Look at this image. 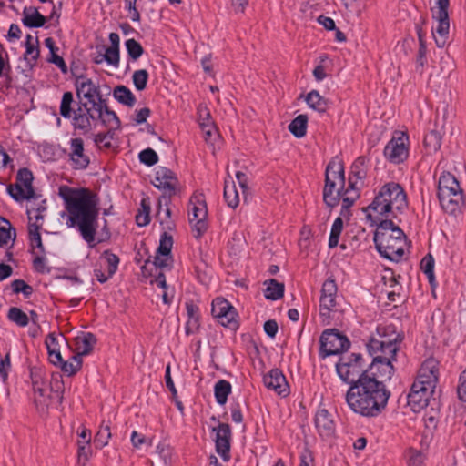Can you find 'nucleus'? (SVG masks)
Returning a JSON list of instances; mask_svg holds the SVG:
<instances>
[{"label": "nucleus", "mask_w": 466, "mask_h": 466, "mask_svg": "<svg viewBox=\"0 0 466 466\" xmlns=\"http://www.w3.org/2000/svg\"><path fill=\"white\" fill-rule=\"evenodd\" d=\"M10 356L7 353L5 357L0 355V377L5 381L8 377V370L10 369Z\"/></svg>", "instance_id": "nucleus-64"}, {"label": "nucleus", "mask_w": 466, "mask_h": 466, "mask_svg": "<svg viewBox=\"0 0 466 466\" xmlns=\"http://www.w3.org/2000/svg\"><path fill=\"white\" fill-rule=\"evenodd\" d=\"M46 17L35 7H25L23 11L22 23L29 28H38L45 25Z\"/></svg>", "instance_id": "nucleus-24"}, {"label": "nucleus", "mask_w": 466, "mask_h": 466, "mask_svg": "<svg viewBox=\"0 0 466 466\" xmlns=\"http://www.w3.org/2000/svg\"><path fill=\"white\" fill-rule=\"evenodd\" d=\"M172 261L171 256H164L157 253L153 263L157 268H166L171 267Z\"/></svg>", "instance_id": "nucleus-63"}, {"label": "nucleus", "mask_w": 466, "mask_h": 466, "mask_svg": "<svg viewBox=\"0 0 466 466\" xmlns=\"http://www.w3.org/2000/svg\"><path fill=\"white\" fill-rule=\"evenodd\" d=\"M437 12L434 17L437 19V25L433 27L432 34L438 47H443L449 38L450 22L448 8L450 0H436Z\"/></svg>", "instance_id": "nucleus-11"}, {"label": "nucleus", "mask_w": 466, "mask_h": 466, "mask_svg": "<svg viewBox=\"0 0 466 466\" xmlns=\"http://www.w3.org/2000/svg\"><path fill=\"white\" fill-rule=\"evenodd\" d=\"M41 227L42 224L30 223L28 226V234L32 248H37L39 253L45 254V248L39 232Z\"/></svg>", "instance_id": "nucleus-34"}, {"label": "nucleus", "mask_w": 466, "mask_h": 466, "mask_svg": "<svg viewBox=\"0 0 466 466\" xmlns=\"http://www.w3.org/2000/svg\"><path fill=\"white\" fill-rule=\"evenodd\" d=\"M360 187H350V186L341 192L343 209L350 208L354 202L360 198Z\"/></svg>", "instance_id": "nucleus-41"}, {"label": "nucleus", "mask_w": 466, "mask_h": 466, "mask_svg": "<svg viewBox=\"0 0 466 466\" xmlns=\"http://www.w3.org/2000/svg\"><path fill=\"white\" fill-rule=\"evenodd\" d=\"M165 205L166 208H163L161 206V202L159 203L158 211L157 217L165 231L172 230L175 227V223L171 218V209L167 207L169 198H166Z\"/></svg>", "instance_id": "nucleus-32"}, {"label": "nucleus", "mask_w": 466, "mask_h": 466, "mask_svg": "<svg viewBox=\"0 0 466 466\" xmlns=\"http://www.w3.org/2000/svg\"><path fill=\"white\" fill-rule=\"evenodd\" d=\"M447 191L457 192L461 190L456 177L451 173H443L439 178L438 192Z\"/></svg>", "instance_id": "nucleus-35"}, {"label": "nucleus", "mask_w": 466, "mask_h": 466, "mask_svg": "<svg viewBox=\"0 0 466 466\" xmlns=\"http://www.w3.org/2000/svg\"><path fill=\"white\" fill-rule=\"evenodd\" d=\"M439 362L433 358L427 359L419 370L415 381L420 382L428 389H434L438 381Z\"/></svg>", "instance_id": "nucleus-17"}, {"label": "nucleus", "mask_w": 466, "mask_h": 466, "mask_svg": "<svg viewBox=\"0 0 466 466\" xmlns=\"http://www.w3.org/2000/svg\"><path fill=\"white\" fill-rule=\"evenodd\" d=\"M319 343V356L323 359L346 351L350 346L349 339L336 329L324 330L320 336Z\"/></svg>", "instance_id": "nucleus-9"}, {"label": "nucleus", "mask_w": 466, "mask_h": 466, "mask_svg": "<svg viewBox=\"0 0 466 466\" xmlns=\"http://www.w3.org/2000/svg\"><path fill=\"white\" fill-rule=\"evenodd\" d=\"M231 393V384L226 380H219L214 386V394L217 402L219 405H224L228 395Z\"/></svg>", "instance_id": "nucleus-31"}, {"label": "nucleus", "mask_w": 466, "mask_h": 466, "mask_svg": "<svg viewBox=\"0 0 466 466\" xmlns=\"http://www.w3.org/2000/svg\"><path fill=\"white\" fill-rule=\"evenodd\" d=\"M101 260H104L107 267V271L109 272V276H113L118 268L119 258L116 255L111 253L109 250H106L103 252Z\"/></svg>", "instance_id": "nucleus-47"}, {"label": "nucleus", "mask_w": 466, "mask_h": 466, "mask_svg": "<svg viewBox=\"0 0 466 466\" xmlns=\"http://www.w3.org/2000/svg\"><path fill=\"white\" fill-rule=\"evenodd\" d=\"M432 389H428L420 382L414 381L407 396V404L414 412H420L428 406Z\"/></svg>", "instance_id": "nucleus-16"}, {"label": "nucleus", "mask_w": 466, "mask_h": 466, "mask_svg": "<svg viewBox=\"0 0 466 466\" xmlns=\"http://www.w3.org/2000/svg\"><path fill=\"white\" fill-rule=\"evenodd\" d=\"M15 293H23L25 298H29L33 293V288L26 284L23 279H15L12 284Z\"/></svg>", "instance_id": "nucleus-53"}, {"label": "nucleus", "mask_w": 466, "mask_h": 466, "mask_svg": "<svg viewBox=\"0 0 466 466\" xmlns=\"http://www.w3.org/2000/svg\"><path fill=\"white\" fill-rule=\"evenodd\" d=\"M60 367L61 370L67 374L68 376H72L80 370L82 366V358L79 355H74L70 358L69 360L64 361L63 360L57 365Z\"/></svg>", "instance_id": "nucleus-39"}, {"label": "nucleus", "mask_w": 466, "mask_h": 466, "mask_svg": "<svg viewBox=\"0 0 466 466\" xmlns=\"http://www.w3.org/2000/svg\"><path fill=\"white\" fill-rule=\"evenodd\" d=\"M266 388L274 390L279 395L287 396L289 393V385L282 371L279 369L271 370L263 378Z\"/></svg>", "instance_id": "nucleus-19"}, {"label": "nucleus", "mask_w": 466, "mask_h": 466, "mask_svg": "<svg viewBox=\"0 0 466 466\" xmlns=\"http://www.w3.org/2000/svg\"><path fill=\"white\" fill-rule=\"evenodd\" d=\"M149 75L146 69L136 70L132 76L133 84L137 91H143L147 87Z\"/></svg>", "instance_id": "nucleus-46"}, {"label": "nucleus", "mask_w": 466, "mask_h": 466, "mask_svg": "<svg viewBox=\"0 0 466 466\" xmlns=\"http://www.w3.org/2000/svg\"><path fill=\"white\" fill-rule=\"evenodd\" d=\"M205 114L207 116V122H201L200 126L203 129L206 141H208L211 139L212 136L216 135L217 131L208 119L209 113L205 112Z\"/></svg>", "instance_id": "nucleus-62"}, {"label": "nucleus", "mask_w": 466, "mask_h": 466, "mask_svg": "<svg viewBox=\"0 0 466 466\" xmlns=\"http://www.w3.org/2000/svg\"><path fill=\"white\" fill-rule=\"evenodd\" d=\"M365 162L363 157H359L351 165L349 175V185L350 187H362L363 180L367 176Z\"/></svg>", "instance_id": "nucleus-21"}, {"label": "nucleus", "mask_w": 466, "mask_h": 466, "mask_svg": "<svg viewBox=\"0 0 466 466\" xmlns=\"http://www.w3.org/2000/svg\"><path fill=\"white\" fill-rule=\"evenodd\" d=\"M33 174L28 168H20L16 175V183L24 187H33Z\"/></svg>", "instance_id": "nucleus-51"}, {"label": "nucleus", "mask_w": 466, "mask_h": 466, "mask_svg": "<svg viewBox=\"0 0 466 466\" xmlns=\"http://www.w3.org/2000/svg\"><path fill=\"white\" fill-rule=\"evenodd\" d=\"M7 192L15 201L18 202L29 200L35 197L34 187L25 188L16 182L7 187Z\"/></svg>", "instance_id": "nucleus-26"}, {"label": "nucleus", "mask_w": 466, "mask_h": 466, "mask_svg": "<svg viewBox=\"0 0 466 466\" xmlns=\"http://www.w3.org/2000/svg\"><path fill=\"white\" fill-rule=\"evenodd\" d=\"M308 106L319 113H324L329 107L327 99L319 95L317 90H311L305 97Z\"/></svg>", "instance_id": "nucleus-27"}, {"label": "nucleus", "mask_w": 466, "mask_h": 466, "mask_svg": "<svg viewBox=\"0 0 466 466\" xmlns=\"http://www.w3.org/2000/svg\"><path fill=\"white\" fill-rule=\"evenodd\" d=\"M8 318L19 327H25L29 323V317L19 308L12 307L8 311Z\"/></svg>", "instance_id": "nucleus-44"}, {"label": "nucleus", "mask_w": 466, "mask_h": 466, "mask_svg": "<svg viewBox=\"0 0 466 466\" xmlns=\"http://www.w3.org/2000/svg\"><path fill=\"white\" fill-rule=\"evenodd\" d=\"M67 152L71 167L76 170H85L90 164V157L86 152L84 141L80 137L71 138L68 142Z\"/></svg>", "instance_id": "nucleus-14"}, {"label": "nucleus", "mask_w": 466, "mask_h": 466, "mask_svg": "<svg viewBox=\"0 0 466 466\" xmlns=\"http://www.w3.org/2000/svg\"><path fill=\"white\" fill-rule=\"evenodd\" d=\"M216 432L215 444L216 451L222 458L224 461L230 460V447H231V428L228 424L218 422L217 427L212 430Z\"/></svg>", "instance_id": "nucleus-15"}, {"label": "nucleus", "mask_w": 466, "mask_h": 466, "mask_svg": "<svg viewBox=\"0 0 466 466\" xmlns=\"http://www.w3.org/2000/svg\"><path fill=\"white\" fill-rule=\"evenodd\" d=\"M390 391L385 384L364 375L354 382L345 394L349 408L356 414L373 418L386 408Z\"/></svg>", "instance_id": "nucleus-4"}, {"label": "nucleus", "mask_w": 466, "mask_h": 466, "mask_svg": "<svg viewBox=\"0 0 466 466\" xmlns=\"http://www.w3.org/2000/svg\"><path fill=\"white\" fill-rule=\"evenodd\" d=\"M74 102L73 94L71 92H65L62 96L60 104V115L66 119H71L73 125V117L76 110L72 109V104Z\"/></svg>", "instance_id": "nucleus-38"}, {"label": "nucleus", "mask_w": 466, "mask_h": 466, "mask_svg": "<svg viewBox=\"0 0 466 466\" xmlns=\"http://www.w3.org/2000/svg\"><path fill=\"white\" fill-rule=\"evenodd\" d=\"M103 59L115 68L119 67L120 63V50L114 47H106L105 54H103Z\"/></svg>", "instance_id": "nucleus-49"}, {"label": "nucleus", "mask_w": 466, "mask_h": 466, "mask_svg": "<svg viewBox=\"0 0 466 466\" xmlns=\"http://www.w3.org/2000/svg\"><path fill=\"white\" fill-rule=\"evenodd\" d=\"M96 343V338L90 332L84 333L82 336L76 337V349L77 353L76 355H79V357L82 358V356L89 354L93 350Z\"/></svg>", "instance_id": "nucleus-25"}, {"label": "nucleus", "mask_w": 466, "mask_h": 466, "mask_svg": "<svg viewBox=\"0 0 466 466\" xmlns=\"http://www.w3.org/2000/svg\"><path fill=\"white\" fill-rule=\"evenodd\" d=\"M76 95L83 96L88 100L87 103H82L78 106L73 117V127L79 130L82 134H87L93 128V123L100 119L103 124H111L116 126L120 124L116 114L110 110L106 100L102 97L100 88L92 79L79 76L75 82Z\"/></svg>", "instance_id": "nucleus-2"}, {"label": "nucleus", "mask_w": 466, "mask_h": 466, "mask_svg": "<svg viewBox=\"0 0 466 466\" xmlns=\"http://www.w3.org/2000/svg\"><path fill=\"white\" fill-rule=\"evenodd\" d=\"M315 426L322 437H329L334 433L335 424L328 410H318L315 415Z\"/></svg>", "instance_id": "nucleus-20"}, {"label": "nucleus", "mask_w": 466, "mask_h": 466, "mask_svg": "<svg viewBox=\"0 0 466 466\" xmlns=\"http://www.w3.org/2000/svg\"><path fill=\"white\" fill-rule=\"evenodd\" d=\"M11 66L8 61V56H4L0 51V78L5 77L10 80Z\"/></svg>", "instance_id": "nucleus-58"}, {"label": "nucleus", "mask_w": 466, "mask_h": 466, "mask_svg": "<svg viewBox=\"0 0 466 466\" xmlns=\"http://www.w3.org/2000/svg\"><path fill=\"white\" fill-rule=\"evenodd\" d=\"M200 328V318L187 319L186 322L185 331L187 336L196 334Z\"/></svg>", "instance_id": "nucleus-61"}, {"label": "nucleus", "mask_w": 466, "mask_h": 466, "mask_svg": "<svg viewBox=\"0 0 466 466\" xmlns=\"http://www.w3.org/2000/svg\"><path fill=\"white\" fill-rule=\"evenodd\" d=\"M139 160L141 163L152 167L158 161L157 154L152 148H147L139 153Z\"/></svg>", "instance_id": "nucleus-52"}, {"label": "nucleus", "mask_w": 466, "mask_h": 466, "mask_svg": "<svg viewBox=\"0 0 466 466\" xmlns=\"http://www.w3.org/2000/svg\"><path fill=\"white\" fill-rule=\"evenodd\" d=\"M152 183L157 188L163 191V199L170 198L180 191V184L177 176L165 167H158L156 169Z\"/></svg>", "instance_id": "nucleus-12"}, {"label": "nucleus", "mask_w": 466, "mask_h": 466, "mask_svg": "<svg viewBox=\"0 0 466 466\" xmlns=\"http://www.w3.org/2000/svg\"><path fill=\"white\" fill-rule=\"evenodd\" d=\"M59 196L68 213L66 226L76 227L83 239L90 248H94L99 214L97 195L87 188L63 186L59 188Z\"/></svg>", "instance_id": "nucleus-1"}, {"label": "nucleus", "mask_w": 466, "mask_h": 466, "mask_svg": "<svg viewBox=\"0 0 466 466\" xmlns=\"http://www.w3.org/2000/svg\"><path fill=\"white\" fill-rule=\"evenodd\" d=\"M157 453L163 460L165 464L171 463L172 461V449L166 442H160L157 446Z\"/></svg>", "instance_id": "nucleus-54"}, {"label": "nucleus", "mask_w": 466, "mask_h": 466, "mask_svg": "<svg viewBox=\"0 0 466 466\" xmlns=\"http://www.w3.org/2000/svg\"><path fill=\"white\" fill-rule=\"evenodd\" d=\"M338 287L333 279L324 281L319 298V318L324 325H329L333 319L332 314L337 311Z\"/></svg>", "instance_id": "nucleus-8"}, {"label": "nucleus", "mask_w": 466, "mask_h": 466, "mask_svg": "<svg viewBox=\"0 0 466 466\" xmlns=\"http://www.w3.org/2000/svg\"><path fill=\"white\" fill-rule=\"evenodd\" d=\"M114 97L121 104L132 107L136 103V97L129 88L125 86H117L113 91Z\"/></svg>", "instance_id": "nucleus-30"}, {"label": "nucleus", "mask_w": 466, "mask_h": 466, "mask_svg": "<svg viewBox=\"0 0 466 466\" xmlns=\"http://www.w3.org/2000/svg\"><path fill=\"white\" fill-rule=\"evenodd\" d=\"M438 198L442 209L451 215L460 212L463 204L462 190L451 192L444 189L443 192H438Z\"/></svg>", "instance_id": "nucleus-18"}, {"label": "nucleus", "mask_w": 466, "mask_h": 466, "mask_svg": "<svg viewBox=\"0 0 466 466\" xmlns=\"http://www.w3.org/2000/svg\"><path fill=\"white\" fill-rule=\"evenodd\" d=\"M218 321L224 327L230 329H237L238 328V313L233 307L223 317H220Z\"/></svg>", "instance_id": "nucleus-43"}, {"label": "nucleus", "mask_w": 466, "mask_h": 466, "mask_svg": "<svg viewBox=\"0 0 466 466\" xmlns=\"http://www.w3.org/2000/svg\"><path fill=\"white\" fill-rule=\"evenodd\" d=\"M125 46L129 57L134 61H137L144 53V48L140 43L134 38L127 39L125 42Z\"/></svg>", "instance_id": "nucleus-45"}, {"label": "nucleus", "mask_w": 466, "mask_h": 466, "mask_svg": "<svg viewBox=\"0 0 466 466\" xmlns=\"http://www.w3.org/2000/svg\"><path fill=\"white\" fill-rule=\"evenodd\" d=\"M37 43V38H34L31 35H26L25 59L31 65H34L39 56Z\"/></svg>", "instance_id": "nucleus-36"}, {"label": "nucleus", "mask_w": 466, "mask_h": 466, "mask_svg": "<svg viewBox=\"0 0 466 466\" xmlns=\"http://www.w3.org/2000/svg\"><path fill=\"white\" fill-rule=\"evenodd\" d=\"M172 246V237L169 236L167 233V231H165L161 236L159 247L157 249V253L164 256H170Z\"/></svg>", "instance_id": "nucleus-50"}, {"label": "nucleus", "mask_w": 466, "mask_h": 466, "mask_svg": "<svg viewBox=\"0 0 466 466\" xmlns=\"http://www.w3.org/2000/svg\"><path fill=\"white\" fill-rule=\"evenodd\" d=\"M233 306L223 298H217L212 301L211 313L213 317L218 319L223 317Z\"/></svg>", "instance_id": "nucleus-42"}, {"label": "nucleus", "mask_w": 466, "mask_h": 466, "mask_svg": "<svg viewBox=\"0 0 466 466\" xmlns=\"http://www.w3.org/2000/svg\"><path fill=\"white\" fill-rule=\"evenodd\" d=\"M346 8L353 15L360 16L365 8L366 0H344Z\"/></svg>", "instance_id": "nucleus-55"}, {"label": "nucleus", "mask_w": 466, "mask_h": 466, "mask_svg": "<svg viewBox=\"0 0 466 466\" xmlns=\"http://www.w3.org/2000/svg\"><path fill=\"white\" fill-rule=\"evenodd\" d=\"M208 208L201 196H195L190 199L188 208V220L192 227L195 238H200L208 228Z\"/></svg>", "instance_id": "nucleus-10"}, {"label": "nucleus", "mask_w": 466, "mask_h": 466, "mask_svg": "<svg viewBox=\"0 0 466 466\" xmlns=\"http://www.w3.org/2000/svg\"><path fill=\"white\" fill-rule=\"evenodd\" d=\"M380 254L391 261H400L404 256L406 236L403 230L392 219L381 220L373 238Z\"/></svg>", "instance_id": "nucleus-5"}, {"label": "nucleus", "mask_w": 466, "mask_h": 466, "mask_svg": "<svg viewBox=\"0 0 466 466\" xmlns=\"http://www.w3.org/2000/svg\"><path fill=\"white\" fill-rule=\"evenodd\" d=\"M423 455L420 451L416 450H410L408 451V465L409 466H422Z\"/></svg>", "instance_id": "nucleus-60"}, {"label": "nucleus", "mask_w": 466, "mask_h": 466, "mask_svg": "<svg viewBox=\"0 0 466 466\" xmlns=\"http://www.w3.org/2000/svg\"><path fill=\"white\" fill-rule=\"evenodd\" d=\"M325 180L340 183L339 189L345 187L344 166L341 160L333 158L326 167Z\"/></svg>", "instance_id": "nucleus-22"}, {"label": "nucleus", "mask_w": 466, "mask_h": 466, "mask_svg": "<svg viewBox=\"0 0 466 466\" xmlns=\"http://www.w3.org/2000/svg\"><path fill=\"white\" fill-rule=\"evenodd\" d=\"M364 359L360 353H351L349 356H342L336 364V371L339 377L350 386L360 380L366 372Z\"/></svg>", "instance_id": "nucleus-7"}, {"label": "nucleus", "mask_w": 466, "mask_h": 466, "mask_svg": "<svg viewBox=\"0 0 466 466\" xmlns=\"http://www.w3.org/2000/svg\"><path fill=\"white\" fill-rule=\"evenodd\" d=\"M403 340L393 325H380L377 327V335L372 336L367 343V349L373 360L367 369L368 377L377 380L381 384L390 380L394 373L392 361L396 360V354Z\"/></svg>", "instance_id": "nucleus-3"}, {"label": "nucleus", "mask_w": 466, "mask_h": 466, "mask_svg": "<svg viewBox=\"0 0 466 466\" xmlns=\"http://www.w3.org/2000/svg\"><path fill=\"white\" fill-rule=\"evenodd\" d=\"M15 238V230L12 228L10 222L0 217V248L13 243Z\"/></svg>", "instance_id": "nucleus-29"}, {"label": "nucleus", "mask_w": 466, "mask_h": 466, "mask_svg": "<svg viewBox=\"0 0 466 466\" xmlns=\"http://www.w3.org/2000/svg\"><path fill=\"white\" fill-rule=\"evenodd\" d=\"M33 254L35 255V258L33 260V266H34L35 270L39 273L48 272L46 263L45 254H41V253H39V251H37V252L33 251Z\"/></svg>", "instance_id": "nucleus-56"}, {"label": "nucleus", "mask_w": 466, "mask_h": 466, "mask_svg": "<svg viewBox=\"0 0 466 466\" xmlns=\"http://www.w3.org/2000/svg\"><path fill=\"white\" fill-rule=\"evenodd\" d=\"M340 183L325 180V187L323 189V200L327 206L333 208L336 207L340 199L341 192L345 189H339Z\"/></svg>", "instance_id": "nucleus-23"}, {"label": "nucleus", "mask_w": 466, "mask_h": 466, "mask_svg": "<svg viewBox=\"0 0 466 466\" xmlns=\"http://www.w3.org/2000/svg\"><path fill=\"white\" fill-rule=\"evenodd\" d=\"M110 438L111 432L109 426H101L95 436L94 442L97 448H103L107 445Z\"/></svg>", "instance_id": "nucleus-48"}, {"label": "nucleus", "mask_w": 466, "mask_h": 466, "mask_svg": "<svg viewBox=\"0 0 466 466\" xmlns=\"http://www.w3.org/2000/svg\"><path fill=\"white\" fill-rule=\"evenodd\" d=\"M408 208L407 195L402 187L395 182L385 184L375 196L368 209L375 214L396 218Z\"/></svg>", "instance_id": "nucleus-6"}, {"label": "nucleus", "mask_w": 466, "mask_h": 466, "mask_svg": "<svg viewBox=\"0 0 466 466\" xmlns=\"http://www.w3.org/2000/svg\"><path fill=\"white\" fill-rule=\"evenodd\" d=\"M267 287L264 291L266 299L270 300H277L283 297L284 294V284L279 282L274 279L266 280L264 283Z\"/></svg>", "instance_id": "nucleus-28"}, {"label": "nucleus", "mask_w": 466, "mask_h": 466, "mask_svg": "<svg viewBox=\"0 0 466 466\" xmlns=\"http://www.w3.org/2000/svg\"><path fill=\"white\" fill-rule=\"evenodd\" d=\"M426 53V45H421V46H419L418 55L416 58V70L419 71L420 74L423 73V67L427 62Z\"/></svg>", "instance_id": "nucleus-59"}, {"label": "nucleus", "mask_w": 466, "mask_h": 466, "mask_svg": "<svg viewBox=\"0 0 466 466\" xmlns=\"http://www.w3.org/2000/svg\"><path fill=\"white\" fill-rule=\"evenodd\" d=\"M420 268L427 276L431 287L436 286L434 275V258L431 254L426 255L420 261Z\"/></svg>", "instance_id": "nucleus-40"}, {"label": "nucleus", "mask_w": 466, "mask_h": 466, "mask_svg": "<svg viewBox=\"0 0 466 466\" xmlns=\"http://www.w3.org/2000/svg\"><path fill=\"white\" fill-rule=\"evenodd\" d=\"M77 461L79 464L85 466L91 456V448L89 445L78 444Z\"/></svg>", "instance_id": "nucleus-57"}, {"label": "nucleus", "mask_w": 466, "mask_h": 466, "mask_svg": "<svg viewBox=\"0 0 466 466\" xmlns=\"http://www.w3.org/2000/svg\"><path fill=\"white\" fill-rule=\"evenodd\" d=\"M408 136L401 131L394 132L392 138L384 148L385 157L391 163L399 164L403 162L409 155L407 141Z\"/></svg>", "instance_id": "nucleus-13"}, {"label": "nucleus", "mask_w": 466, "mask_h": 466, "mask_svg": "<svg viewBox=\"0 0 466 466\" xmlns=\"http://www.w3.org/2000/svg\"><path fill=\"white\" fill-rule=\"evenodd\" d=\"M308 124V116L306 115H299L289 125V132L296 137H303L306 135Z\"/></svg>", "instance_id": "nucleus-33"}, {"label": "nucleus", "mask_w": 466, "mask_h": 466, "mask_svg": "<svg viewBox=\"0 0 466 466\" xmlns=\"http://www.w3.org/2000/svg\"><path fill=\"white\" fill-rule=\"evenodd\" d=\"M224 198L228 207L235 208L239 204V196L234 181H225Z\"/></svg>", "instance_id": "nucleus-37"}]
</instances>
